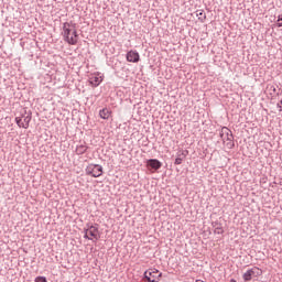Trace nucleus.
I'll return each mask as SVG.
<instances>
[{
	"instance_id": "f03ea898",
	"label": "nucleus",
	"mask_w": 282,
	"mask_h": 282,
	"mask_svg": "<svg viewBox=\"0 0 282 282\" xmlns=\"http://www.w3.org/2000/svg\"><path fill=\"white\" fill-rule=\"evenodd\" d=\"M220 138L226 144L227 149H235V137L232 135V131L227 127L221 128Z\"/></svg>"
},
{
	"instance_id": "412c9836",
	"label": "nucleus",
	"mask_w": 282,
	"mask_h": 282,
	"mask_svg": "<svg viewBox=\"0 0 282 282\" xmlns=\"http://www.w3.org/2000/svg\"><path fill=\"white\" fill-rule=\"evenodd\" d=\"M177 158H182V151L177 153Z\"/></svg>"
},
{
	"instance_id": "ddd939ff",
	"label": "nucleus",
	"mask_w": 282,
	"mask_h": 282,
	"mask_svg": "<svg viewBox=\"0 0 282 282\" xmlns=\"http://www.w3.org/2000/svg\"><path fill=\"white\" fill-rule=\"evenodd\" d=\"M86 152H87V145H85V144L77 145V148L75 150V153L77 155H83Z\"/></svg>"
},
{
	"instance_id": "423d86ee",
	"label": "nucleus",
	"mask_w": 282,
	"mask_h": 282,
	"mask_svg": "<svg viewBox=\"0 0 282 282\" xmlns=\"http://www.w3.org/2000/svg\"><path fill=\"white\" fill-rule=\"evenodd\" d=\"M86 231L88 232L89 237L93 239L94 243L100 239V234L98 231V227L94 225H87Z\"/></svg>"
},
{
	"instance_id": "f3484780",
	"label": "nucleus",
	"mask_w": 282,
	"mask_h": 282,
	"mask_svg": "<svg viewBox=\"0 0 282 282\" xmlns=\"http://www.w3.org/2000/svg\"><path fill=\"white\" fill-rule=\"evenodd\" d=\"M35 282H47V278L46 276H37L35 279Z\"/></svg>"
},
{
	"instance_id": "6ab92c4d",
	"label": "nucleus",
	"mask_w": 282,
	"mask_h": 282,
	"mask_svg": "<svg viewBox=\"0 0 282 282\" xmlns=\"http://www.w3.org/2000/svg\"><path fill=\"white\" fill-rule=\"evenodd\" d=\"M278 21H279V22L282 21V13L278 17Z\"/></svg>"
},
{
	"instance_id": "4be33fe9",
	"label": "nucleus",
	"mask_w": 282,
	"mask_h": 282,
	"mask_svg": "<svg viewBox=\"0 0 282 282\" xmlns=\"http://www.w3.org/2000/svg\"><path fill=\"white\" fill-rule=\"evenodd\" d=\"M278 107H279L280 111H282V107H281V104H278Z\"/></svg>"
},
{
	"instance_id": "0eeeda50",
	"label": "nucleus",
	"mask_w": 282,
	"mask_h": 282,
	"mask_svg": "<svg viewBox=\"0 0 282 282\" xmlns=\"http://www.w3.org/2000/svg\"><path fill=\"white\" fill-rule=\"evenodd\" d=\"M128 63H139L140 62V53L137 51H130L126 56Z\"/></svg>"
},
{
	"instance_id": "6e6552de",
	"label": "nucleus",
	"mask_w": 282,
	"mask_h": 282,
	"mask_svg": "<svg viewBox=\"0 0 282 282\" xmlns=\"http://www.w3.org/2000/svg\"><path fill=\"white\" fill-rule=\"evenodd\" d=\"M147 164H148L149 169H152L153 171H160V169H162V162H160L156 159L148 160Z\"/></svg>"
},
{
	"instance_id": "4468645a",
	"label": "nucleus",
	"mask_w": 282,
	"mask_h": 282,
	"mask_svg": "<svg viewBox=\"0 0 282 282\" xmlns=\"http://www.w3.org/2000/svg\"><path fill=\"white\" fill-rule=\"evenodd\" d=\"M196 17L198 18V21H200L202 23L206 21V12H204V10H197Z\"/></svg>"
},
{
	"instance_id": "dca6fc26",
	"label": "nucleus",
	"mask_w": 282,
	"mask_h": 282,
	"mask_svg": "<svg viewBox=\"0 0 282 282\" xmlns=\"http://www.w3.org/2000/svg\"><path fill=\"white\" fill-rule=\"evenodd\" d=\"M251 272L253 276H261V274H263V271H261V269H259L258 267L251 268Z\"/></svg>"
},
{
	"instance_id": "1a4fd4ad",
	"label": "nucleus",
	"mask_w": 282,
	"mask_h": 282,
	"mask_svg": "<svg viewBox=\"0 0 282 282\" xmlns=\"http://www.w3.org/2000/svg\"><path fill=\"white\" fill-rule=\"evenodd\" d=\"M89 83L93 87H98L102 83V77L97 76V75H91L89 77Z\"/></svg>"
},
{
	"instance_id": "9b49d317",
	"label": "nucleus",
	"mask_w": 282,
	"mask_h": 282,
	"mask_svg": "<svg viewBox=\"0 0 282 282\" xmlns=\"http://www.w3.org/2000/svg\"><path fill=\"white\" fill-rule=\"evenodd\" d=\"M99 116L100 118H102V120H109V118L111 117V111L107 108H104L99 111Z\"/></svg>"
},
{
	"instance_id": "9d476101",
	"label": "nucleus",
	"mask_w": 282,
	"mask_h": 282,
	"mask_svg": "<svg viewBox=\"0 0 282 282\" xmlns=\"http://www.w3.org/2000/svg\"><path fill=\"white\" fill-rule=\"evenodd\" d=\"M213 227H214L215 235H224V227H221V224H219L218 221H215L213 223Z\"/></svg>"
},
{
	"instance_id": "5701e85b",
	"label": "nucleus",
	"mask_w": 282,
	"mask_h": 282,
	"mask_svg": "<svg viewBox=\"0 0 282 282\" xmlns=\"http://www.w3.org/2000/svg\"><path fill=\"white\" fill-rule=\"evenodd\" d=\"M280 105H282V99H281V101H280Z\"/></svg>"
},
{
	"instance_id": "20e7f679",
	"label": "nucleus",
	"mask_w": 282,
	"mask_h": 282,
	"mask_svg": "<svg viewBox=\"0 0 282 282\" xmlns=\"http://www.w3.org/2000/svg\"><path fill=\"white\" fill-rule=\"evenodd\" d=\"M86 175H91V177H100V175H102V165L89 164L86 167Z\"/></svg>"
},
{
	"instance_id": "aec40b11",
	"label": "nucleus",
	"mask_w": 282,
	"mask_h": 282,
	"mask_svg": "<svg viewBox=\"0 0 282 282\" xmlns=\"http://www.w3.org/2000/svg\"><path fill=\"white\" fill-rule=\"evenodd\" d=\"M278 28H282V21H278Z\"/></svg>"
},
{
	"instance_id": "a211bd4d",
	"label": "nucleus",
	"mask_w": 282,
	"mask_h": 282,
	"mask_svg": "<svg viewBox=\"0 0 282 282\" xmlns=\"http://www.w3.org/2000/svg\"><path fill=\"white\" fill-rule=\"evenodd\" d=\"M84 239H88L89 241H94V238L89 237V232H87V229H85Z\"/></svg>"
},
{
	"instance_id": "2eb2a0df",
	"label": "nucleus",
	"mask_w": 282,
	"mask_h": 282,
	"mask_svg": "<svg viewBox=\"0 0 282 282\" xmlns=\"http://www.w3.org/2000/svg\"><path fill=\"white\" fill-rule=\"evenodd\" d=\"M252 276H254L252 274V269H249L247 270V272L243 273L242 279L243 281L248 282V281H252Z\"/></svg>"
},
{
	"instance_id": "f257e3e1",
	"label": "nucleus",
	"mask_w": 282,
	"mask_h": 282,
	"mask_svg": "<svg viewBox=\"0 0 282 282\" xmlns=\"http://www.w3.org/2000/svg\"><path fill=\"white\" fill-rule=\"evenodd\" d=\"M62 34L64 36V41L68 43V45H76V43H78V32L76 31V23L65 22L63 24Z\"/></svg>"
},
{
	"instance_id": "39448f33",
	"label": "nucleus",
	"mask_w": 282,
	"mask_h": 282,
	"mask_svg": "<svg viewBox=\"0 0 282 282\" xmlns=\"http://www.w3.org/2000/svg\"><path fill=\"white\" fill-rule=\"evenodd\" d=\"M31 121H32L31 115L15 118V122H17L18 127H22V129H28V127H30Z\"/></svg>"
},
{
	"instance_id": "f8f14e48",
	"label": "nucleus",
	"mask_w": 282,
	"mask_h": 282,
	"mask_svg": "<svg viewBox=\"0 0 282 282\" xmlns=\"http://www.w3.org/2000/svg\"><path fill=\"white\" fill-rule=\"evenodd\" d=\"M186 155H188V150H182V158H176L174 164L180 165L184 160H186Z\"/></svg>"
},
{
	"instance_id": "7ed1b4c3",
	"label": "nucleus",
	"mask_w": 282,
	"mask_h": 282,
	"mask_svg": "<svg viewBox=\"0 0 282 282\" xmlns=\"http://www.w3.org/2000/svg\"><path fill=\"white\" fill-rule=\"evenodd\" d=\"M162 276V273L158 269H149L144 272V279L148 282H160V278Z\"/></svg>"
}]
</instances>
